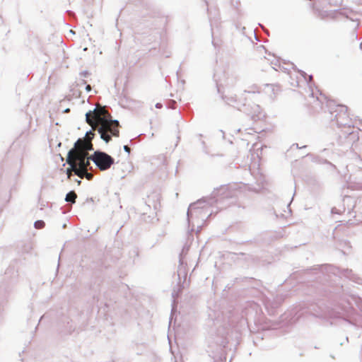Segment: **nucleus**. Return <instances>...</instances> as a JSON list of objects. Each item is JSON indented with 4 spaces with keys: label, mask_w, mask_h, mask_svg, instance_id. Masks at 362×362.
<instances>
[{
    "label": "nucleus",
    "mask_w": 362,
    "mask_h": 362,
    "mask_svg": "<svg viewBox=\"0 0 362 362\" xmlns=\"http://www.w3.org/2000/svg\"><path fill=\"white\" fill-rule=\"evenodd\" d=\"M86 122L93 129H98L100 137L105 142L111 140L110 133L114 136H119V122L117 120L110 119V115L104 107H97L93 112L86 113Z\"/></svg>",
    "instance_id": "f257e3e1"
},
{
    "label": "nucleus",
    "mask_w": 362,
    "mask_h": 362,
    "mask_svg": "<svg viewBox=\"0 0 362 362\" xmlns=\"http://www.w3.org/2000/svg\"><path fill=\"white\" fill-rule=\"evenodd\" d=\"M90 158L100 170L109 169L114 163V159L110 156L101 151H95Z\"/></svg>",
    "instance_id": "f03ea898"
},
{
    "label": "nucleus",
    "mask_w": 362,
    "mask_h": 362,
    "mask_svg": "<svg viewBox=\"0 0 362 362\" xmlns=\"http://www.w3.org/2000/svg\"><path fill=\"white\" fill-rule=\"evenodd\" d=\"M92 146L90 141L79 139L75 143L74 147L69 151L67 156L74 158L79 154L88 155L87 151L92 149Z\"/></svg>",
    "instance_id": "7ed1b4c3"
},
{
    "label": "nucleus",
    "mask_w": 362,
    "mask_h": 362,
    "mask_svg": "<svg viewBox=\"0 0 362 362\" xmlns=\"http://www.w3.org/2000/svg\"><path fill=\"white\" fill-rule=\"evenodd\" d=\"M75 163H76L78 169L81 170V174L84 173V170H88V167L90 165V156L88 157V155L79 154L78 157L74 158Z\"/></svg>",
    "instance_id": "20e7f679"
},
{
    "label": "nucleus",
    "mask_w": 362,
    "mask_h": 362,
    "mask_svg": "<svg viewBox=\"0 0 362 362\" xmlns=\"http://www.w3.org/2000/svg\"><path fill=\"white\" fill-rule=\"evenodd\" d=\"M66 163L70 165V168H67V170H66V174H67L68 178L71 177L72 172H74V173L76 175L81 176V170L80 169H78L76 163H75L74 158H72L71 157L67 156Z\"/></svg>",
    "instance_id": "39448f33"
},
{
    "label": "nucleus",
    "mask_w": 362,
    "mask_h": 362,
    "mask_svg": "<svg viewBox=\"0 0 362 362\" xmlns=\"http://www.w3.org/2000/svg\"><path fill=\"white\" fill-rule=\"evenodd\" d=\"M76 198H77V194L75 193V192L71 191L66 194L65 200L67 202L75 203Z\"/></svg>",
    "instance_id": "423d86ee"
},
{
    "label": "nucleus",
    "mask_w": 362,
    "mask_h": 362,
    "mask_svg": "<svg viewBox=\"0 0 362 362\" xmlns=\"http://www.w3.org/2000/svg\"><path fill=\"white\" fill-rule=\"evenodd\" d=\"M81 178H83L84 177L88 180H90L93 178V174L88 173V170H84V173L81 174V176H78Z\"/></svg>",
    "instance_id": "0eeeda50"
},
{
    "label": "nucleus",
    "mask_w": 362,
    "mask_h": 362,
    "mask_svg": "<svg viewBox=\"0 0 362 362\" xmlns=\"http://www.w3.org/2000/svg\"><path fill=\"white\" fill-rule=\"evenodd\" d=\"M44 226H45V223L42 221H37L35 223V227L37 229H41V228H44Z\"/></svg>",
    "instance_id": "6e6552de"
},
{
    "label": "nucleus",
    "mask_w": 362,
    "mask_h": 362,
    "mask_svg": "<svg viewBox=\"0 0 362 362\" xmlns=\"http://www.w3.org/2000/svg\"><path fill=\"white\" fill-rule=\"evenodd\" d=\"M124 150L126 152H127L128 153H130V151H131L130 148H129L128 146H127V145L124 146Z\"/></svg>",
    "instance_id": "1a4fd4ad"
},
{
    "label": "nucleus",
    "mask_w": 362,
    "mask_h": 362,
    "mask_svg": "<svg viewBox=\"0 0 362 362\" xmlns=\"http://www.w3.org/2000/svg\"><path fill=\"white\" fill-rule=\"evenodd\" d=\"M156 107L158 109L161 108L163 107L162 104L160 103H156Z\"/></svg>",
    "instance_id": "9d476101"
},
{
    "label": "nucleus",
    "mask_w": 362,
    "mask_h": 362,
    "mask_svg": "<svg viewBox=\"0 0 362 362\" xmlns=\"http://www.w3.org/2000/svg\"><path fill=\"white\" fill-rule=\"evenodd\" d=\"M86 89H87V90H90V85H88V86H87Z\"/></svg>",
    "instance_id": "9b49d317"
},
{
    "label": "nucleus",
    "mask_w": 362,
    "mask_h": 362,
    "mask_svg": "<svg viewBox=\"0 0 362 362\" xmlns=\"http://www.w3.org/2000/svg\"><path fill=\"white\" fill-rule=\"evenodd\" d=\"M77 183H78V185H80V184H81V181H80V180L77 181Z\"/></svg>",
    "instance_id": "f8f14e48"
}]
</instances>
